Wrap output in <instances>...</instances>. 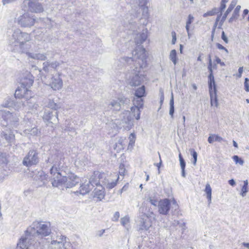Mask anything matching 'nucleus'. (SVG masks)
I'll return each mask as SVG.
<instances>
[{
  "mask_svg": "<svg viewBox=\"0 0 249 249\" xmlns=\"http://www.w3.org/2000/svg\"><path fill=\"white\" fill-rule=\"evenodd\" d=\"M106 177V175L104 173H99L98 172L94 173L93 175H92L89 180L88 181L91 187H93L94 185H96L98 187V186L101 185V182L102 181H103L102 179Z\"/></svg>",
  "mask_w": 249,
  "mask_h": 249,
  "instance_id": "dca6fc26",
  "label": "nucleus"
},
{
  "mask_svg": "<svg viewBox=\"0 0 249 249\" xmlns=\"http://www.w3.org/2000/svg\"><path fill=\"white\" fill-rule=\"evenodd\" d=\"M38 176L40 177L39 179L43 181V183H44L45 180H47V176L43 171L38 172Z\"/></svg>",
  "mask_w": 249,
  "mask_h": 249,
  "instance_id": "49530a36",
  "label": "nucleus"
},
{
  "mask_svg": "<svg viewBox=\"0 0 249 249\" xmlns=\"http://www.w3.org/2000/svg\"><path fill=\"white\" fill-rule=\"evenodd\" d=\"M149 200L151 204L154 205V206H156L157 205H158L159 202L157 200L152 198H149Z\"/></svg>",
  "mask_w": 249,
  "mask_h": 249,
  "instance_id": "13d9d810",
  "label": "nucleus"
},
{
  "mask_svg": "<svg viewBox=\"0 0 249 249\" xmlns=\"http://www.w3.org/2000/svg\"><path fill=\"white\" fill-rule=\"evenodd\" d=\"M194 18L192 15H189L188 17V19L186 21L185 28L186 30H188L190 28V25L193 22Z\"/></svg>",
  "mask_w": 249,
  "mask_h": 249,
  "instance_id": "79ce46f5",
  "label": "nucleus"
},
{
  "mask_svg": "<svg viewBox=\"0 0 249 249\" xmlns=\"http://www.w3.org/2000/svg\"><path fill=\"white\" fill-rule=\"evenodd\" d=\"M214 141V135H211L208 139V141L210 143H212Z\"/></svg>",
  "mask_w": 249,
  "mask_h": 249,
  "instance_id": "680f3d73",
  "label": "nucleus"
},
{
  "mask_svg": "<svg viewBox=\"0 0 249 249\" xmlns=\"http://www.w3.org/2000/svg\"><path fill=\"white\" fill-rule=\"evenodd\" d=\"M7 163V160L5 155L0 154V169L3 168Z\"/></svg>",
  "mask_w": 249,
  "mask_h": 249,
  "instance_id": "f704fd0d",
  "label": "nucleus"
},
{
  "mask_svg": "<svg viewBox=\"0 0 249 249\" xmlns=\"http://www.w3.org/2000/svg\"><path fill=\"white\" fill-rule=\"evenodd\" d=\"M221 38L226 43H228V41H229L227 37L226 36L225 34V32L224 31H223L222 32Z\"/></svg>",
  "mask_w": 249,
  "mask_h": 249,
  "instance_id": "052dcab7",
  "label": "nucleus"
},
{
  "mask_svg": "<svg viewBox=\"0 0 249 249\" xmlns=\"http://www.w3.org/2000/svg\"><path fill=\"white\" fill-rule=\"evenodd\" d=\"M133 103L134 106L131 107V112L136 119L138 120L140 118V109L142 108L143 105V99L135 96Z\"/></svg>",
  "mask_w": 249,
  "mask_h": 249,
  "instance_id": "1a4fd4ad",
  "label": "nucleus"
},
{
  "mask_svg": "<svg viewBox=\"0 0 249 249\" xmlns=\"http://www.w3.org/2000/svg\"><path fill=\"white\" fill-rule=\"evenodd\" d=\"M232 159L236 164L239 163L241 165H243L244 161L242 159L240 158L238 156L234 155L232 157Z\"/></svg>",
  "mask_w": 249,
  "mask_h": 249,
  "instance_id": "c03bdc74",
  "label": "nucleus"
},
{
  "mask_svg": "<svg viewBox=\"0 0 249 249\" xmlns=\"http://www.w3.org/2000/svg\"><path fill=\"white\" fill-rule=\"evenodd\" d=\"M120 217V213L118 212H116L115 213L113 217H112V221H117L119 219V218Z\"/></svg>",
  "mask_w": 249,
  "mask_h": 249,
  "instance_id": "5fc2aeb1",
  "label": "nucleus"
},
{
  "mask_svg": "<svg viewBox=\"0 0 249 249\" xmlns=\"http://www.w3.org/2000/svg\"><path fill=\"white\" fill-rule=\"evenodd\" d=\"M189 151H190V152L192 154V156L193 158V159H194L193 163L194 165H196V161H197V154L196 152L194 149H190L189 150Z\"/></svg>",
  "mask_w": 249,
  "mask_h": 249,
  "instance_id": "37998d69",
  "label": "nucleus"
},
{
  "mask_svg": "<svg viewBox=\"0 0 249 249\" xmlns=\"http://www.w3.org/2000/svg\"><path fill=\"white\" fill-rule=\"evenodd\" d=\"M24 133L26 135H36L38 133V129L37 128L34 127L32 129H26L24 131Z\"/></svg>",
  "mask_w": 249,
  "mask_h": 249,
  "instance_id": "72a5a7b5",
  "label": "nucleus"
},
{
  "mask_svg": "<svg viewBox=\"0 0 249 249\" xmlns=\"http://www.w3.org/2000/svg\"><path fill=\"white\" fill-rule=\"evenodd\" d=\"M124 139H123V138H120L118 140V142L116 143L114 149H116L117 150H120L122 149H124Z\"/></svg>",
  "mask_w": 249,
  "mask_h": 249,
  "instance_id": "58836bf2",
  "label": "nucleus"
},
{
  "mask_svg": "<svg viewBox=\"0 0 249 249\" xmlns=\"http://www.w3.org/2000/svg\"><path fill=\"white\" fill-rule=\"evenodd\" d=\"M208 79L209 91L213 90L214 88L216 89V85L215 84L214 78L213 74H209Z\"/></svg>",
  "mask_w": 249,
  "mask_h": 249,
  "instance_id": "c85d7f7f",
  "label": "nucleus"
},
{
  "mask_svg": "<svg viewBox=\"0 0 249 249\" xmlns=\"http://www.w3.org/2000/svg\"><path fill=\"white\" fill-rule=\"evenodd\" d=\"M65 130L69 131L70 133V135L71 136L76 135L75 129L73 127L67 126Z\"/></svg>",
  "mask_w": 249,
  "mask_h": 249,
  "instance_id": "de8ad7c7",
  "label": "nucleus"
},
{
  "mask_svg": "<svg viewBox=\"0 0 249 249\" xmlns=\"http://www.w3.org/2000/svg\"><path fill=\"white\" fill-rule=\"evenodd\" d=\"M119 179V177L115 181H112L110 178H104L103 181H102V184L108 189H111L114 188L117 184V181Z\"/></svg>",
  "mask_w": 249,
  "mask_h": 249,
  "instance_id": "393cba45",
  "label": "nucleus"
},
{
  "mask_svg": "<svg viewBox=\"0 0 249 249\" xmlns=\"http://www.w3.org/2000/svg\"><path fill=\"white\" fill-rule=\"evenodd\" d=\"M92 187L88 181H86L84 183H82L79 188V191H77V193H79L82 195H85L89 192L92 189Z\"/></svg>",
  "mask_w": 249,
  "mask_h": 249,
  "instance_id": "412c9836",
  "label": "nucleus"
},
{
  "mask_svg": "<svg viewBox=\"0 0 249 249\" xmlns=\"http://www.w3.org/2000/svg\"><path fill=\"white\" fill-rule=\"evenodd\" d=\"M169 104H170L169 115L171 116V117L172 118H173L175 108H174V97H173V93H172L171 98L170 100Z\"/></svg>",
  "mask_w": 249,
  "mask_h": 249,
  "instance_id": "473e14b6",
  "label": "nucleus"
},
{
  "mask_svg": "<svg viewBox=\"0 0 249 249\" xmlns=\"http://www.w3.org/2000/svg\"><path fill=\"white\" fill-rule=\"evenodd\" d=\"M1 135L8 142H12L15 140V135L11 130L5 129Z\"/></svg>",
  "mask_w": 249,
  "mask_h": 249,
  "instance_id": "b1692460",
  "label": "nucleus"
},
{
  "mask_svg": "<svg viewBox=\"0 0 249 249\" xmlns=\"http://www.w3.org/2000/svg\"><path fill=\"white\" fill-rule=\"evenodd\" d=\"M48 160L53 164L50 169V178L53 187L64 186L66 188H71L79 182V179L77 176L71 173H66L63 153L56 152L49 157Z\"/></svg>",
  "mask_w": 249,
  "mask_h": 249,
  "instance_id": "f257e3e1",
  "label": "nucleus"
},
{
  "mask_svg": "<svg viewBox=\"0 0 249 249\" xmlns=\"http://www.w3.org/2000/svg\"><path fill=\"white\" fill-rule=\"evenodd\" d=\"M147 37V29H143L140 34H137L135 38V41L137 44H142Z\"/></svg>",
  "mask_w": 249,
  "mask_h": 249,
  "instance_id": "4be33fe9",
  "label": "nucleus"
},
{
  "mask_svg": "<svg viewBox=\"0 0 249 249\" xmlns=\"http://www.w3.org/2000/svg\"><path fill=\"white\" fill-rule=\"evenodd\" d=\"M35 22L34 16L28 12H25L22 15H17L15 22L21 27H31L33 26Z\"/></svg>",
  "mask_w": 249,
  "mask_h": 249,
  "instance_id": "39448f33",
  "label": "nucleus"
},
{
  "mask_svg": "<svg viewBox=\"0 0 249 249\" xmlns=\"http://www.w3.org/2000/svg\"><path fill=\"white\" fill-rule=\"evenodd\" d=\"M216 45L218 49H219L220 50H224L226 52L227 54H228L229 53L228 50L225 47H224L223 46H222L221 44H220L219 43H217Z\"/></svg>",
  "mask_w": 249,
  "mask_h": 249,
  "instance_id": "6e6d98bb",
  "label": "nucleus"
},
{
  "mask_svg": "<svg viewBox=\"0 0 249 249\" xmlns=\"http://www.w3.org/2000/svg\"><path fill=\"white\" fill-rule=\"evenodd\" d=\"M129 146L130 145H132L135 143L136 136L134 133H131L129 137Z\"/></svg>",
  "mask_w": 249,
  "mask_h": 249,
  "instance_id": "a18cd8bd",
  "label": "nucleus"
},
{
  "mask_svg": "<svg viewBox=\"0 0 249 249\" xmlns=\"http://www.w3.org/2000/svg\"><path fill=\"white\" fill-rule=\"evenodd\" d=\"M40 242L33 241L27 239L26 236H23L18 243L17 249H40Z\"/></svg>",
  "mask_w": 249,
  "mask_h": 249,
  "instance_id": "423d86ee",
  "label": "nucleus"
},
{
  "mask_svg": "<svg viewBox=\"0 0 249 249\" xmlns=\"http://www.w3.org/2000/svg\"><path fill=\"white\" fill-rule=\"evenodd\" d=\"M235 5L236 2L232 0L221 19L220 22L221 23V24H222L224 21L226 20L228 15L232 10Z\"/></svg>",
  "mask_w": 249,
  "mask_h": 249,
  "instance_id": "bb28decb",
  "label": "nucleus"
},
{
  "mask_svg": "<svg viewBox=\"0 0 249 249\" xmlns=\"http://www.w3.org/2000/svg\"><path fill=\"white\" fill-rule=\"evenodd\" d=\"M32 37L30 34L22 32L19 30L14 31L9 39V45L12 51L19 53H26L29 58L44 61L47 58V53H33L29 52L32 47Z\"/></svg>",
  "mask_w": 249,
  "mask_h": 249,
  "instance_id": "f03ea898",
  "label": "nucleus"
},
{
  "mask_svg": "<svg viewBox=\"0 0 249 249\" xmlns=\"http://www.w3.org/2000/svg\"><path fill=\"white\" fill-rule=\"evenodd\" d=\"M218 13V9L216 8L213 9L211 11H209L203 14L204 17L208 16H212Z\"/></svg>",
  "mask_w": 249,
  "mask_h": 249,
  "instance_id": "a19ab883",
  "label": "nucleus"
},
{
  "mask_svg": "<svg viewBox=\"0 0 249 249\" xmlns=\"http://www.w3.org/2000/svg\"><path fill=\"white\" fill-rule=\"evenodd\" d=\"M227 2H228V1H224V0H221V6H220V12L221 13L225 9L226 7V3Z\"/></svg>",
  "mask_w": 249,
  "mask_h": 249,
  "instance_id": "864d4df0",
  "label": "nucleus"
},
{
  "mask_svg": "<svg viewBox=\"0 0 249 249\" xmlns=\"http://www.w3.org/2000/svg\"><path fill=\"white\" fill-rule=\"evenodd\" d=\"M151 226V222L149 216L144 215L140 218L138 224V229L140 231H146Z\"/></svg>",
  "mask_w": 249,
  "mask_h": 249,
  "instance_id": "f3484780",
  "label": "nucleus"
},
{
  "mask_svg": "<svg viewBox=\"0 0 249 249\" xmlns=\"http://www.w3.org/2000/svg\"><path fill=\"white\" fill-rule=\"evenodd\" d=\"M249 81V79L248 78H246L245 79L244 86L245 89L247 92L249 91V83L248 82Z\"/></svg>",
  "mask_w": 249,
  "mask_h": 249,
  "instance_id": "603ef678",
  "label": "nucleus"
},
{
  "mask_svg": "<svg viewBox=\"0 0 249 249\" xmlns=\"http://www.w3.org/2000/svg\"><path fill=\"white\" fill-rule=\"evenodd\" d=\"M22 106H28L29 109L36 110L38 107V104L36 103V99L32 95L28 100H26V102H21Z\"/></svg>",
  "mask_w": 249,
  "mask_h": 249,
  "instance_id": "6ab92c4d",
  "label": "nucleus"
},
{
  "mask_svg": "<svg viewBox=\"0 0 249 249\" xmlns=\"http://www.w3.org/2000/svg\"><path fill=\"white\" fill-rule=\"evenodd\" d=\"M132 114L131 111L126 110L121 115V121L119 124L121 128L123 127L124 129L127 130L132 128L134 125Z\"/></svg>",
  "mask_w": 249,
  "mask_h": 249,
  "instance_id": "6e6552de",
  "label": "nucleus"
},
{
  "mask_svg": "<svg viewBox=\"0 0 249 249\" xmlns=\"http://www.w3.org/2000/svg\"><path fill=\"white\" fill-rule=\"evenodd\" d=\"M145 96V87L144 86L137 89L135 93V96L142 98Z\"/></svg>",
  "mask_w": 249,
  "mask_h": 249,
  "instance_id": "c756f323",
  "label": "nucleus"
},
{
  "mask_svg": "<svg viewBox=\"0 0 249 249\" xmlns=\"http://www.w3.org/2000/svg\"><path fill=\"white\" fill-rule=\"evenodd\" d=\"M61 73L53 76L50 80L48 85L54 90L61 89L63 86V80L60 77Z\"/></svg>",
  "mask_w": 249,
  "mask_h": 249,
  "instance_id": "ddd939ff",
  "label": "nucleus"
},
{
  "mask_svg": "<svg viewBox=\"0 0 249 249\" xmlns=\"http://www.w3.org/2000/svg\"><path fill=\"white\" fill-rule=\"evenodd\" d=\"M160 103L161 105L164 100V95H163V92L162 91H161V90H160Z\"/></svg>",
  "mask_w": 249,
  "mask_h": 249,
  "instance_id": "69168bd1",
  "label": "nucleus"
},
{
  "mask_svg": "<svg viewBox=\"0 0 249 249\" xmlns=\"http://www.w3.org/2000/svg\"><path fill=\"white\" fill-rule=\"evenodd\" d=\"M248 192V187H246L243 186L241 189V192L240 193V195L244 197L246 196L247 193Z\"/></svg>",
  "mask_w": 249,
  "mask_h": 249,
  "instance_id": "8fccbe9b",
  "label": "nucleus"
},
{
  "mask_svg": "<svg viewBox=\"0 0 249 249\" xmlns=\"http://www.w3.org/2000/svg\"><path fill=\"white\" fill-rule=\"evenodd\" d=\"M118 101H119V102L121 103V106L128 105L130 102V101L128 98L124 97L118 98Z\"/></svg>",
  "mask_w": 249,
  "mask_h": 249,
  "instance_id": "ea45409f",
  "label": "nucleus"
},
{
  "mask_svg": "<svg viewBox=\"0 0 249 249\" xmlns=\"http://www.w3.org/2000/svg\"><path fill=\"white\" fill-rule=\"evenodd\" d=\"M60 65V63L56 61L50 62L47 61L43 63L42 70L46 72H49L50 71V68H52L53 69H56Z\"/></svg>",
  "mask_w": 249,
  "mask_h": 249,
  "instance_id": "aec40b11",
  "label": "nucleus"
},
{
  "mask_svg": "<svg viewBox=\"0 0 249 249\" xmlns=\"http://www.w3.org/2000/svg\"><path fill=\"white\" fill-rule=\"evenodd\" d=\"M23 4L31 12L37 13L43 11L42 5L35 0H24Z\"/></svg>",
  "mask_w": 249,
  "mask_h": 249,
  "instance_id": "9b49d317",
  "label": "nucleus"
},
{
  "mask_svg": "<svg viewBox=\"0 0 249 249\" xmlns=\"http://www.w3.org/2000/svg\"><path fill=\"white\" fill-rule=\"evenodd\" d=\"M204 191L207 195V198L208 199L209 203L210 204L212 200V188L209 184L207 183L206 185Z\"/></svg>",
  "mask_w": 249,
  "mask_h": 249,
  "instance_id": "7c9ffc66",
  "label": "nucleus"
},
{
  "mask_svg": "<svg viewBox=\"0 0 249 249\" xmlns=\"http://www.w3.org/2000/svg\"><path fill=\"white\" fill-rule=\"evenodd\" d=\"M108 107L114 110H119L121 108V103L117 100H113L110 101Z\"/></svg>",
  "mask_w": 249,
  "mask_h": 249,
  "instance_id": "cd10ccee",
  "label": "nucleus"
},
{
  "mask_svg": "<svg viewBox=\"0 0 249 249\" xmlns=\"http://www.w3.org/2000/svg\"><path fill=\"white\" fill-rule=\"evenodd\" d=\"M169 58L172 61L174 64L175 65L177 64V52L175 50H172L170 53Z\"/></svg>",
  "mask_w": 249,
  "mask_h": 249,
  "instance_id": "e433bc0d",
  "label": "nucleus"
},
{
  "mask_svg": "<svg viewBox=\"0 0 249 249\" xmlns=\"http://www.w3.org/2000/svg\"><path fill=\"white\" fill-rule=\"evenodd\" d=\"M145 49L142 47L138 46L135 50V56L133 57H125L121 59L128 64L135 61H138L137 63L139 67H135L134 69L131 70V72L126 74V79L131 86H137L140 85L142 82L145 79V76L141 73L140 70L141 68L146 67L147 55L145 53Z\"/></svg>",
  "mask_w": 249,
  "mask_h": 249,
  "instance_id": "7ed1b4c3",
  "label": "nucleus"
},
{
  "mask_svg": "<svg viewBox=\"0 0 249 249\" xmlns=\"http://www.w3.org/2000/svg\"><path fill=\"white\" fill-rule=\"evenodd\" d=\"M51 232L50 224L42 221H34L25 232L27 239L33 241L40 242L43 237L49 235Z\"/></svg>",
  "mask_w": 249,
  "mask_h": 249,
  "instance_id": "20e7f679",
  "label": "nucleus"
},
{
  "mask_svg": "<svg viewBox=\"0 0 249 249\" xmlns=\"http://www.w3.org/2000/svg\"><path fill=\"white\" fill-rule=\"evenodd\" d=\"M128 187H129V185L128 183H126V184H125L123 187V188L121 189V192H124V191H126V190H127L128 188Z\"/></svg>",
  "mask_w": 249,
  "mask_h": 249,
  "instance_id": "774afa93",
  "label": "nucleus"
},
{
  "mask_svg": "<svg viewBox=\"0 0 249 249\" xmlns=\"http://www.w3.org/2000/svg\"><path fill=\"white\" fill-rule=\"evenodd\" d=\"M47 106L48 107L53 109V111H56V110L60 107L59 105L54 103L53 100H49Z\"/></svg>",
  "mask_w": 249,
  "mask_h": 249,
  "instance_id": "c9c22d12",
  "label": "nucleus"
},
{
  "mask_svg": "<svg viewBox=\"0 0 249 249\" xmlns=\"http://www.w3.org/2000/svg\"><path fill=\"white\" fill-rule=\"evenodd\" d=\"M171 202L167 198L160 200L158 202V212L160 214L167 215L171 209Z\"/></svg>",
  "mask_w": 249,
  "mask_h": 249,
  "instance_id": "4468645a",
  "label": "nucleus"
},
{
  "mask_svg": "<svg viewBox=\"0 0 249 249\" xmlns=\"http://www.w3.org/2000/svg\"><path fill=\"white\" fill-rule=\"evenodd\" d=\"M43 118L48 123L56 124L58 121L57 112L51 109H45Z\"/></svg>",
  "mask_w": 249,
  "mask_h": 249,
  "instance_id": "2eb2a0df",
  "label": "nucleus"
},
{
  "mask_svg": "<svg viewBox=\"0 0 249 249\" xmlns=\"http://www.w3.org/2000/svg\"><path fill=\"white\" fill-rule=\"evenodd\" d=\"M179 159L181 168V169H183V168H185L186 164L184 160H183V158L181 156V154H179Z\"/></svg>",
  "mask_w": 249,
  "mask_h": 249,
  "instance_id": "09e8293b",
  "label": "nucleus"
},
{
  "mask_svg": "<svg viewBox=\"0 0 249 249\" xmlns=\"http://www.w3.org/2000/svg\"><path fill=\"white\" fill-rule=\"evenodd\" d=\"M214 140L215 141L221 142L223 140V139L218 135H214Z\"/></svg>",
  "mask_w": 249,
  "mask_h": 249,
  "instance_id": "338daca9",
  "label": "nucleus"
},
{
  "mask_svg": "<svg viewBox=\"0 0 249 249\" xmlns=\"http://www.w3.org/2000/svg\"><path fill=\"white\" fill-rule=\"evenodd\" d=\"M241 6L238 5L235 9L231 17L229 19V22L231 23L234 19L237 18L239 16V12L240 10Z\"/></svg>",
  "mask_w": 249,
  "mask_h": 249,
  "instance_id": "2f4dec72",
  "label": "nucleus"
},
{
  "mask_svg": "<svg viewBox=\"0 0 249 249\" xmlns=\"http://www.w3.org/2000/svg\"><path fill=\"white\" fill-rule=\"evenodd\" d=\"M125 172L124 165L123 164H121L119 166V174L121 176H124Z\"/></svg>",
  "mask_w": 249,
  "mask_h": 249,
  "instance_id": "3c124183",
  "label": "nucleus"
},
{
  "mask_svg": "<svg viewBox=\"0 0 249 249\" xmlns=\"http://www.w3.org/2000/svg\"><path fill=\"white\" fill-rule=\"evenodd\" d=\"M34 81V77L30 72L27 71L25 73L21 79V85L28 88H30Z\"/></svg>",
  "mask_w": 249,
  "mask_h": 249,
  "instance_id": "a211bd4d",
  "label": "nucleus"
},
{
  "mask_svg": "<svg viewBox=\"0 0 249 249\" xmlns=\"http://www.w3.org/2000/svg\"><path fill=\"white\" fill-rule=\"evenodd\" d=\"M215 61L217 64H219L221 66H224L225 65L224 62H222L221 59L217 56H215Z\"/></svg>",
  "mask_w": 249,
  "mask_h": 249,
  "instance_id": "bf43d9fd",
  "label": "nucleus"
},
{
  "mask_svg": "<svg viewBox=\"0 0 249 249\" xmlns=\"http://www.w3.org/2000/svg\"><path fill=\"white\" fill-rule=\"evenodd\" d=\"M243 71V67H241L238 69V74L237 75V76L240 78L242 76V74Z\"/></svg>",
  "mask_w": 249,
  "mask_h": 249,
  "instance_id": "0e129e2a",
  "label": "nucleus"
},
{
  "mask_svg": "<svg viewBox=\"0 0 249 249\" xmlns=\"http://www.w3.org/2000/svg\"><path fill=\"white\" fill-rule=\"evenodd\" d=\"M4 121L13 127H16L19 121L18 116L16 114H12L6 110H0V120Z\"/></svg>",
  "mask_w": 249,
  "mask_h": 249,
  "instance_id": "0eeeda50",
  "label": "nucleus"
},
{
  "mask_svg": "<svg viewBox=\"0 0 249 249\" xmlns=\"http://www.w3.org/2000/svg\"><path fill=\"white\" fill-rule=\"evenodd\" d=\"M93 197L97 198L99 200H101L104 198L105 192L102 185H99L98 187L94 189L93 191Z\"/></svg>",
  "mask_w": 249,
  "mask_h": 249,
  "instance_id": "5701e85b",
  "label": "nucleus"
},
{
  "mask_svg": "<svg viewBox=\"0 0 249 249\" xmlns=\"http://www.w3.org/2000/svg\"><path fill=\"white\" fill-rule=\"evenodd\" d=\"M38 161L37 153L35 150H31L24 157L22 161V164L26 166H30L37 164Z\"/></svg>",
  "mask_w": 249,
  "mask_h": 249,
  "instance_id": "9d476101",
  "label": "nucleus"
},
{
  "mask_svg": "<svg viewBox=\"0 0 249 249\" xmlns=\"http://www.w3.org/2000/svg\"><path fill=\"white\" fill-rule=\"evenodd\" d=\"M129 223V217L128 216H125L121 219V224L127 230L128 229V224Z\"/></svg>",
  "mask_w": 249,
  "mask_h": 249,
  "instance_id": "4c0bfd02",
  "label": "nucleus"
},
{
  "mask_svg": "<svg viewBox=\"0 0 249 249\" xmlns=\"http://www.w3.org/2000/svg\"><path fill=\"white\" fill-rule=\"evenodd\" d=\"M29 88L21 85L20 87H18L15 91V97L19 99L24 98L25 100H28L32 95V93L31 91L29 89Z\"/></svg>",
  "mask_w": 249,
  "mask_h": 249,
  "instance_id": "f8f14e48",
  "label": "nucleus"
},
{
  "mask_svg": "<svg viewBox=\"0 0 249 249\" xmlns=\"http://www.w3.org/2000/svg\"><path fill=\"white\" fill-rule=\"evenodd\" d=\"M209 92L210 95L211 106L217 107L218 106V103L216 96V89L214 88L213 90L209 91Z\"/></svg>",
  "mask_w": 249,
  "mask_h": 249,
  "instance_id": "a878e982",
  "label": "nucleus"
},
{
  "mask_svg": "<svg viewBox=\"0 0 249 249\" xmlns=\"http://www.w3.org/2000/svg\"><path fill=\"white\" fill-rule=\"evenodd\" d=\"M171 35H172V43L173 44H175L176 42V40H177L176 34L175 32L173 31L171 33Z\"/></svg>",
  "mask_w": 249,
  "mask_h": 249,
  "instance_id": "4d7b16f0",
  "label": "nucleus"
},
{
  "mask_svg": "<svg viewBox=\"0 0 249 249\" xmlns=\"http://www.w3.org/2000/svg\"><path fill=\"white\" fill-rule=\"evenodd\" d=\"M17 0H2L3 5H5L8 3H12L16 1Z\"/></svg>",
  "mask_w": 249,
  "mask_h": 249,
  "instance_id": "e2e57ef3",
  "label": "nucleus"
}]
</instances>
